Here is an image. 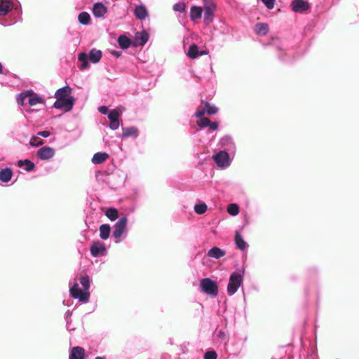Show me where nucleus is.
<instances>
[{
	"instance_id": "1a4fd4ad",
	"label": "nucleus",
	"mask_w": 359,
	"mask_h": 359,
	"mask_svg": "<svg viewBox=\"0 0 359 359\" xmlns=\"http://www.w3.org/2000/svg\"><path fill=\"white\" fill-rule=\"evenodd\" d=\"M231 154L227 153L226 151H220L213 155L212 158L218 167L226 168L231 163Z\"/></svg>"
},
{
	"instance_id": "7c9ffc66",
	"label": "nucleus",
	"mask_w": 359,
	"mask_h": 359,
	"mask_svg": "<svg viewBox=\"0 0 359 359\" xmlns=\"http://www.w3.org/2000/svg\"><path fill=\"white\" fill-rule=\"evenodd\" d=\"M203 10L201 7L194 6L191 8L190 18L191 20L199 19L202 16Z\"/></svg>"
},
{
	"instance_id": "20e7f679",
	"label": "nucleus",
	"mask_w": 359,
	"mask_h": 359,
	"mask_svg": "<svg viewBox=\"0 0 359 359\" xmlns=\"http://www.w3.org/2000/svg\"><path fill=\"white\" fill-rule=\"evenodd\" d=\"M102 55V51L95 48L90 50L88 54L80 53L78 56V60L81 62L80 69L83 70L88 68V61L92 63H97L101 60Z\"/></svg>"
},
{
	"instance_id": "09e8293b",
	"label": "nucleus",
	"mask_w": 359,
	"mask_h": 359,
	"mask_svg": "<svg viewBox=\"0 0 359 359\" xmlns=\"http://www.w3.org/2000/svg\"><path fill=\"white\" fill-rule=\"evenodd\" d=\"M3 69H4L3 65L0 62V74H3Z\"/></svg>"
},
{
	"instance_id": "ddd939ff",
	"label": "nucleus",
	"mask_w": 359,
	"mask_h": 359,
	"mask_svg": "<svg viewBox=\"0 0 359 359\" xmlns=\"http://www.w3.org/2000/svg\"><path fill=\"white\" fill-rule=\"evenodd\" d=\"M121 115V112L118 111L117 109H112L109 111L108 114V118L110 121L109 127L111 130H116L119 128V117Z\"/></svg>"
},
{
	"instance_id": "2f4dec72",
	"label": "nucleus",
	"mask_w": 359,
	"mask_h": 359,
	"mask_svg": "<svg viewBox=\"0 0 359 359\" xmlns=\"http://www.w3.org/2000/svg\"><path fill=\"white\" fill-rule=\"evenodd\" d=\"M194 210L196 214L203 215L207 211L208 206L205 203L201 202L194 205Z\"/></svg>"
},
{
	"instance_id": "6ab92c4d",
	"label": "nucleus",
	"mask_w": 359,
	"mask_h": 359,
	"mask_svg": "<svg viewBox=\"0 0 359 359\" xmlns=\"http://www.w3.org/2000/svg\"><path fill=\"white\" fill-rule=\"evenodd\" d=\"M72 90V89L69 86H65L56 90L55 97L57 100L67 99Z\"/></svg>"
},
{
	"instance_id": "0eeeda50",
	"label": "nucleus",
	"mask_w": 359,
	"mask_h": 359,
	"mask_svg": "<svg viewBox=\"0 0 359 359\" xmlns=\"http://www.w3.org/2000/svg\"><path fill=\"white\" fill-rule=\"evenodd\" d=\"M127 222L128 218L126 216H123L118 219L116 224L113 226L112 236L116 239L115 243H120L119 239L123 235L127 233ZM126 235H125L126 236Z\"/></svg>"
},
{
	"instance_id": "603ef678",
	"label": "nucleus",
	"mask_w": 359,
	"mask_h": 359,
	"mask_svg": "<svg viewBox=\"0 0 359 359\" xmlns=\"http://www.w3.org/2000/svg\"><path fill=\"white\" fill-rule=\"evenodd\" d=\"M95 359H104V357H101V356H97Z\"/></svg>"
},
{
	"instance_id": "412c9836",
	"label": "nucleus",
	"mask_w": 359,
	"mask_h": 359,
	"mask_svg": "<svg viewBox=\"0 0 359 359\" xmlns=\"http://www.w3.org/2000/svg\"><path fill=\"white\" fill-rule=\"evenodd\" d=\"M13 175L11 168H3L0 170V181L4 183H8L11 180Z\"/></svg>"
},
{
	"instance_id": "4be33fe9",
	"label": "nucleus",
	"mask_w": 359,
	"mask_h": 359,
	"mask_svg": "<svg viewBox=\"0 0 359 359\" xmlns=\"http://www.w3.org/2000/svg\"><path fill=\"white\" fill-rule=\"evenodd\" d=\"M225 254H226L225 250H222L218 247H213L208 250L207 255H208V257H209L210 258H214V259H219V258L224 257L225 255Z\"/></svg>"
},
{
	"instance_id": "de8ad7c7",
	"label": "nucleus",
	"mask_w": 359,
	"mask_h": 359,
	"mask_svg": "<svg viewBox=\"0 0 359 359\" xmlns=\"http://www.w3.org/2000/svg\"><path fill=\"white\" fill-rule=\"evenodd\" d=\"M225 337H226V334L223 331H222V330L219 331V332H218L219 338H220L221 339H224Z\"/></svg>"
},
{
	"instance_id": "4468645a",
	"label": "nucleus",
	"mask_w": 359,
	"mask_h": 359,
	"mask_svg": "<svg viewBox=\"0 0 359 359\" xmlns=\"http://www.w3.org/2000/svg\"><path fill=\"white\" fill-rule=\"evenodd\" d=\"M90 254L94 257L104 256L107 254V248L102 243L94 242L90 248Z\"/></svg>"
},
{
	"instance_id": "bb28decb",
	"label": "nucleus",
	"mask_w": 359,
	"mask_h": 359,
	"mask_svg": "<svg viewBox=\"0 0 359 359\" xmlns=\"http://www.w3.org/2000/svg\"><path fill=\"white\" fill-rule=\"evenodd\" d=\"M18 166L24 168V170L27 172H31L35 168V164L29 159H25L18 161Z\"/></svg>"
},
{
	"instance_id": "7ed1b4c3",
	"label": "nucleus",
	"mask_w": 359,
	"mask_h": 359,
	"mask_svg": "<svg viewBox=\"0 0 359 359\" xmlns=\"http://www.w3.org/2000/svg\"><path fill=\"white\" fill-rule=\"evenodd\" d=\"M244 276L245 269L243 267L237 269L230 274L226 288L227 294L229 296L233 295L243 285Z\"/></svg>"
},
{
	"instance_id": "dca6fc26",
	"label": "nucleus",
	"mask_w": 359,
	"mask_h": 359,
	"mask_svg": "<svg viewBox=\"0 0 359 359\" xmlns=\"http://www.w3.org/2000/svg\"><path fill=\"white\" fill-rule=\"evenodd\" d=\"M92 12L95 18H104L107 13V8L102 2H96L93 6Z\"/></svg>"
},
{
	"instance_id": "393cba45",
	"label": "nucleus",
	"mask_w": 359,
	"mask_h": 359,
	"mask_svg": "<svg viewBox=\"0 0 359 359\" xmlns=\"http://www.w3.org/2000/svg\"><path fill=\"white\" fill-rule=\"evenodd\" d=\"M255 32L257 35L265 36L269 32V25L264 22H258L255 25Z\"/></svg>"
},
{
	"instance_id": "f8f14e48",
	"label": "nucleus",
	"mask_w": 359,
	"mask_h": 359,
	"mask_svg": "<svg viewBox=\"0 0 359 359\" xmlns=\"http://www.w3.org/2000/svg\"><path fill=\"white\" fill-rule=\"evenodd\" d=\"M293 12L297 13H303L310 9V5L305 0H292L290 4Z\"/></svg>"
},
{
	"instance_id": "c756f323",
	"label": "nucleus",
	"mask_w": 359,
	"mask_h": 359,
	"mask_svg": "<svg viewBox=\"0 0 359 359\" xmlns=\"http://www.w3.org/2000/svg\"><path fill=\"white\" fill-rule=\"evenodd\" d=\"M118 43L122 49H127L130 46L131 41L126 36L121 35L118 38Z\"/></svg>"
},
{
	"instance_id": "a18cd8bd",
	"label": "nucleus",
	"mask_w": 359,
	"mask_h": 359,
	"mask_svg": "<svg viewBox=\"0 0 359 359\" xmlns=\"http://www.w3.org/2000/svg\"><path fill=\"white\" fill-rule=\"evenodd\" d=\"M50 135V133L48 130H43L38 133V135L43 137L44 138L48 137Z\"/></svg>"
},
{
	"instance_id": "8fccbe9b",
	"label": "nucleus",
	"mask_w": 359,
	"mask_h": 359,
	"mask_svg": "<svg viewBox=\"0 0 359 359\" xmlns=\"http://www.w3.org/2000/svg\"><path fill=\"white\" fill-rule=\"evenodd\" d=\"M114 55H116V57H118L120 55V54L118 53V52H114L113 53Z\"/></svg>"
},
{
	"instance_id": "c85d7f7f",
	"label": "nucleus",
	"mask_w": 359,
	"mask_h": 359,
	"mask_svg": "<svg viewBox=\"0 0 359 359\" xmlns=\"http://www.w3.org/2000/svg\"><path fill=\"white\" fill-rule=\"evenodd\" d=\"M90 15L88 13L83 11L79 14L78 20L80 24L83 25H88L90 22Z\"/></svg>"
},
{
	"instance_id": "864d4df0",
	"label": "nucleus",
	"mask_w": 359,
	"mask_h": 359,
	"mask_svg": "<svg viewBox=\"0 0 359 359\" xmlns=\"http://www.w3.org/2000/svg\"><path fill=\"white\" fill-rule=\"evenodd\" d=\"M70 327H74L72 325V320H70Z\"/></svg>"
},
{
	"instance_id": "cd10ccee",
	"label": "nucleus",
	"mask_w": 359,
	"mask_h": 359,
	"mask_svg": "<svg viewBox=\"0 0 359 359\" xmlns=\"http://www.w3.org/2000/svg\"><path fill=\"white\" fill-rule=\"evenodd\" d=\"M111 227L109 224H102L100 226V237L103 240H107L109 237Z\"/></svg>"
},
{
	"instance_id": "a878e982",
	"label": "nucleus",
	"mask_w": 359,
	"mask_h": 359,
	"mask_svg": "<svg viewBox=\"0 0 359 359\" xmlns=\"http://www.w3.org/2000/svg\"><path fill=\"white\" fill-rule=\"evenodd\" d=\"M139 135L138 130L136 127L131 126L127 128H123V137H133L134 138L137 137Z\"/></svg>"
},
{
	"instance_id": "f3484780",
	"label": "nucleus",
	"mask_w": 359,
	"mask_h": 359,
	"mask_svg": "<svg viewBox=\"0 0 359 359\" xmlns=\"http://www.w3.org/2000/svg\"><path fill=\"white\" fill-rule=\"evenodd\" d=\"M208 53V52L206 50L199 51L198 46L192 44L189 47L187 56L191 59H195L199 56L207 55Z\"/></svg>"
},
{
	"instance_id": "b1692460",
	"label": "nucleus",
	"mask_w": 359,
	"mask_h": 359,
	"mask_svg": "<svg viewBox=\"0 0 359 359\" xmlns=\"http://www.w3.org/2000/svg\"><path fill=\"white\" fill-rule=\"evenodd\" d=\"M109 157L108 154L105 152H97L92 158V163L95 165L101 164Z\"/></svg>"
},
{
	"instance_id": "f03ea898",
	"label": "nucleus",
	"mask_w": 359,
	"mask_h": 359,
	"mask_svg": "<svg viewBox=\"0 0 359 359\" xmlns=\"http://www.w3.org/2000/svg\"><path fill=\"white\" fill-rule=\"evenodd\" d=\"M90 278L88 275L82 276L79 281L74 279L69 282V294L74 299L87 303L90 297Z\"/></svg>"
},
{
	"instance_id": "423d86ee",
	"label": "nucleus",
	"mask_w": 359,
	"mask_h": 359,
	"mask_svg": "<svg viewBox=\"0 0 359 359\" xmlns=\"http://www.w3.org/2000/svg\"><path fill=\"white\" fill-rule=\"evenodd\" d=\"M200 290L210 297H216L218 294V285L210 278H202L199 284Z\"/></svg>"
},
{
	"instance_id": "6e6552de",
	"label": "nucleus",
	"mask_w": 359,
	"mask_h": 359,
	"mask_svg": "<svg viewBox=\"0 0 359 359\" xmlns=\"http://www.w3.org/2000/svg\"><path fill=\"white\" fill-rule=\"evenodd\" d=\"M219 146L222 151H226L227 153L234 156L236 152V145L231 136L226 135L222 137L219 142Z\"/></svg>"
},
{
	"instance_id": "9d476101",
	"label": "nucleus",
	"mask_w": 359,
	"mask_h": 359,
	"mask_svg": "<svg viewBox=\"0 0 359 359\" xmlns=\"http://www.w3.org/2000/svg\"><path fill=\"white\" fill-rule=\"evenodd\" d=\"M204 10V21L211 22L214 17V13L216 9V3L215 0H203Z\"/></svg>"
},
{
	"instance_id": "a19ab883",
	"label": "nucleus",
	"mask_w": 359,
	"mask_h": 359,
	"mask_svg": "<svg viewBox=\"0 0 359 359\" xmlns=\"http://www.w3.org/2000/svg\"><path fill=\"white\" fill-rule=\"evenodd\" d=\"M217 354L215 351H207L204 354V359H217Z\"/></svg>"
},
{
	"instance_id": "c9c22d12",
	"label": "nucleus",
	"mask_w": 359,
	"mask_h": 359,
	"mask_svg": "<svg viewBox=\"0 0 359 359\" xmlns=\"http://www.w3.org/2000/svg\"><path fill=\"white\" fill-rule=\"evenodd\" d=\"M205 109L206 113L209 115L215 114L218 111L217 108L215 106L211 105L208 102L205 103Z\"/></svg>"
},
{
	"instance_id": "39448f33",
	"label": "nucleus",
	"mask_w": 359,
	"mask_h": 359,
	"mask_svg": "<svg viewBox=\"0 0 359 359\" xmlns=\"http://www.w3.org/2000/svg\"><path fill=\"white\" fill-rule=\"evenodd\" d=\"M25 100L30 106L44 103V100L32 90H25L18 95L17 102L19 105L23 106Z\"/></svg>"
},
{
	"instance_id": "e433bc0d",
	"label": "nucleus",
	"mask_w": 359,
	"mask_h": 359,
	"mask_svg": "<svg viewBox=\"0 0 359 359\" xmlns=\"http://www.w3.org/2000/svg\"><path fill=\"white\" fill-rule=\"evenodd\" d=\"M43 144V140H41L38 137L33 136L31 137L29 144L32 147H39L40 145H42Z\"/></svg>"
},
{
	"instance_id": "72a5a7b5",
	"label": "nucleus",
	"mask_w": 359,
	"mask_h": 359,
	"mask_svg": "<svg viewBox=\"0 0 359 359\" xmlns=\"http://www.w3.org/2000/svg\"><path fill=\"white\" fill-rule=\"evenodd\" d=\"M105 215L111 221H115L118 218V211L114 208L108 209Z\"/></svg>"
},
{
	"instance_id": "37998d69",
	"label": "nucleus",
	"mask_w": 359,
	"mask_h": 359,
	"mask_svg": "<svg viewBox=\"0 0 359 359\" xmlns=\"http://www.w3.org/2000/svg\"><path fill=\"white\" fill-rule=\"evenodd\" d=\"M98 111L104 114V115H107L109 114V110L108 109V107L107 106H100L99 108H98Z\"/></svg>"
},
{
	"instance_id": "a211bd4d",
	"label": "nucleus",
	"mask_w": 359,
	"mask_h": 359,
	"mask_svg": "<svg viewBox=\"0 0 359 359\" xmlns=\"http://www.w3.org/2000/svg\"><path fill=\"white\" fill-rule=\"evenodd\" d=\"M85 350L81 346L73 347L69 353V359H85Z\"/></svg>"
},
{
	"instance_id": "58836bf2",
	"label": "nucleus",
	"mask_w": 359,
	"mask_h": 359,
	"mask_svg": "<svg viewBox=\"0 0 359 359\" xmlns=\"http://www.w3.org/2000/svg\"><path fill=\"white\" fill-rule=\"evenodd\" d=\"M210 123V120L208 118H201L198 121H197V124L201 128L208 127V125Z\"/></svg>"
},
{
	"instance_id": "c03bdc74",
	"label": "nucleus",
	"mask_w": 359,
	"mask_h": 359,
	"mask_svg": "<svg viewBox=\"0 0 359 359\" xmlns=\"http://www.w3.org/2000/svg\"><path fill=\"white\" fill-rule=\"evenodd\" d=\"M205 113H206L205 111V109H200V110H198L196 113H195V116L197 117V118H203V116L205 114Z\"/></svg>"
},
{
	"instance_id": "4c0bfd02",
	"label": "nucleus",
	"mask_w": 359,
	"mask_h": 359,
	"mask_svg": "<svg viewBox=\"0 0 359 359\" xmlns=\"http://www.w3.org/2000/svg\"><path fill=\"white\" fill-rule=\"evenodd\" d=\"M72 315V312L69 310H68L65 313V318H66V321H67V329L69 331H72V330H75L74 327H70V320H71Z\"/></svg>"
},
{
	"instance_id": "aec40b11",
	"label": "nucleus",
	"mask_w": 359,
	"mask_h": 359,
	"mask_svg": "<svg viewBox=\"0 0 359 359\" xmlns=\"http://www.w3.org/2000/svg\"><path fill=\"white\" fill-rule=\"evenodd\" d=\"M234 240L236 248L241 250H245L249 246L239 231L236 232Z\"/></svg>"
},
{
	"instance_id": "49530a36",
	"label": "nucleus",
	"mask_w": 359,
	"mask_h": 359,
	"mask_svg": "<svg viewBox=\"0 0 359 359\" xmlns=\"http://www.w3.org/2000/svg\"><path fill=\"white\" fill-rule=\"evenodd\" d=\"M208 128L212 130H216L218 128V123L217 122L210 121Z\"/></svg>"
},
{
	"instance_id": "473e14b6",
	"label": "nucleus",
	"mask_w": 359,
	"mask_h": 359,
	"mask_svg": "<svg viewBox=\"0 0 359 359\" xmlns=\"http://www.w3.org/2000/svg\"><path fill=\"white\" fill-rule=\"evenodd\" d=\"M227 212L232 216H236L239 213V206L236 203H231L227 207Z\"/></svg>"
},
{
	"instance_id": "ea45409f",
	"label": "nucleus",
	"mask_w": 359,
	"mask_h": 359,
	"mask_svg": "<svg viewBox=\"0 0 359 359\" xmlns=\"http://www.w3.org/2000/svg\"><path fill=\"white\" fill-rule=\"evenodd\" d=\"M137 39L140 40L141 45H144L147 42L149 36L146 32H143L140 33Z\"/></svg>"
},
{
	"instance_id": "5701e85b",
	"label": "nucleus",
	"mask_w": 359,
	"mask_h": 359,
	"mask_svg": "<svg viewBox=\"0 0 359 359\" xmlns=\"http://www.w3.org/2000/svg\"><path fill=\"white\" fill-rule=\"evenodd\" d=\"M135 16L139 20H144L147 15L148 12L146 7L143 5L137 6L134 10Z\"/></svg>"
},
{
	"instance_id": "79ce46f5",
	"label": "nucleus",
	"mask_w": 359,
	"mask_h": 359,
	"mask_svg": "<svg viewBox=\"0 0 359 359\" xmlns=\"http://www.w3.org/2000/svg\"><path fill=\"white\" fill-rule=\"evenodd\" d=\"M261 1L263 2V4L265 5V6L268 9L271 10L274 8L276 0H261Z\"/></svg>"
},
{
	"instance_id": "f257e3e1",
	"label": "nucleus",
	"mask_w": 359,
	"mask_h": 359,
	"mask_svg": "<svg viewBox=\"0 0 359 359\" xmlns=\"http://www.w3.org/2000/svg\"><path fill=\"white\" fill-rule=\"evenodd\" d=\"M22 10L13 0H0V25L8 27L15 24L21 18Z\"/></svg>"
},
{
	"instance_id": "2eb2a0df",
	"label": "nucleus",
	"mask_w": 359,
	"mask_h": 359,
	"mask_svg": "<svg viewBox=\"0 0 359 359\" xmlns=\"http://www.w3.org/2000/svg\"><path fill=\"white\" fill-rule=\"evenodd\" d=\"M55 154V149L50 147H43L40 148L37 151L38 157L41 160H49L52 158Z\"/></svg>"
},
{
	"instance_id": "9b49d317",
	"label": "nucleus",
	"mask_w": 359,
	"mask_h": 359,
	"mask_svg": "<svg viewBox=\"0 0 359 359\" xmlns=\"http://www.w3.org/2000/svg\"><path fill=\"white\" fill-rule=\"evenodd\" d=\"M75 99L72 96L68 97L67 99L56 100L53 104L55 109H62L64 111H70L74 104Z\"/></svg>"
},
{
	"instance_id": "f704fd0d",
	"label": "nucleus",
	"mask_w": 359,
	"mask_h": 359,
	"mask_svg": "<svg viewBox=\"0 0 359 359\" xmlns=\"http://www.w3.org/2000/svg\"><path fill=\"white\" fill-rule=\"evenodd\" d=\"M174 11L183 13L186 10V5L183 2H178L173 5L172 7Z\"/></svg>"
},
{
	"instance_id": "3c124183",
	"label": "nucleus",
	"mask_w": 359,
	"mask_h": 359,
	"mask_svg": "<svg viewBox=\"0 0 359 359\" xmlns=\"http://www.w3.org/2000/svg\"><path fill=\"white\" fill-rule=\"evenodd\" d=\"M279 57L282 60L287 61V59L283 58L280 55H279Z\"/></svg>"
}]
</instances>
